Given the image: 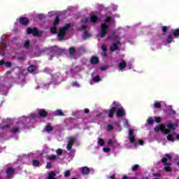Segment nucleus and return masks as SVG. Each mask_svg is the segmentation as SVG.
Instances as JSON below:
<instances>
[{
    "mask_svg": "<svg viewBox=\"0 0 179 179\" xmlns=\"http://www.w3.org/2000/svg\"><path fill=\"white\" fill-rule=\"evenodd\" d=\"M20 129V127L19 126L15 127L12 130L11 132L13 134H17L19 132V130Z\"/></svg>",
    "mask_w": 179,
    "mask_h": 179,
    "instance_id": "cd10ccee",
    "label": "nucleus"
},
{
    "mask_svg": "<svg viewBox=\"0 0 179 179\" xmlns=\"http://www.w3.org/2000/svg\"><path fill=\"white\" fill-rule=\"evenodd\" d=\"M19 23L23 26H27L30 23V20L26 17H21L19 18Z\"/></svg>",
    "mask_w": 179,
    "mask_h": 179,
    "instance_id": "423d86ee",
    "label": "nucleus"
},
{
    "mask_svg": "<svg viewBox=\"0 0 179 179\" xmlns=\"http://www.w3.org/2000/svg\"><path fill=\"white\" fill-rule=\"evenodd\" d=\"M39 117L41 118H47L48 117V112L45 109H40L38 111Z\"/></svg>",
    "mask_w": 179,
    "mask_h": 179,
    "instance_id": "0eeeda50",
    "label": "nucleus"
},
{
    "mask_svg": "<svg viewBox=\"0 0 179 179\" xmlns=\"http://www.w3.org/2000/svg\"><path fill=\"white\" fill-rule=\"evenodd\" d=\"M167 140L171 142H175L174 138H173V136L171 134L167 136Z\"/></svg>",
    "mask_w": 179,
    "mask_h": 179,
    "instance_id": "58836bf2",
    "label": "nucleus"
},
{
    "mask_svg": "<svg viewBox=\"0 0 179 179\" xmlns=\"http://www.w3.org/2000/svg\"><path fill=\"white\" fill-rule=\"evenodd\" d=\"M81 171L84 176H87V174H89V173H90V169L87 166H84V167H83Z\"/></svg>",
    "mask_w": 179,
    "mask_h": 179,
    "instance_id": "2eb2a0df",
    "label": "nucleus"
},
{
    "mask_svg": "<svg viewBox=\"0 0 179 179\" xmlns=\"http://www.w3.org/2000/svg\"><path fill=\"white\" fill-rule=\"evenodd\" d=\"M3 65H5V60L1 59L0 60V66H2Z\"/></svg>",
    "mask_w": 179,
    "mask_h": 179,
    "instance_id": "680f3d73",
    "label": "nucleus"
},
{
    "mask_svg": "<svg viewBox=\"0 0 179 179\" xmlns=\"http://www.w3.org/2000/svg\"><path fill=\"white\" fill-rule=\"evenodd\" d=\"M154 107L155 108H162V104L160 103H159V102H155L154 103Z\"/></svg>",
    "mask_w": 179,
    "mask_h": 179,
    "instance_id": "ea45409f",
    "label": "nucleus"
},
{
    "mask_svg": "<svg viewBox=\"0 0 179 179\" xmlns=\"http://www.w3.org/2000/svg\"><path fill=\"white\" fill-rule=\"evenodd\" d=\"M27 34H32L34 36H37V37H41V34H40V31H38V29L36 27H28L27 29Z\"/></svg>",
    "mask_w": 179,
    "mask_h": 179,
    "instance_id": "7ed1b4c3",
    "label": "nucleus"
},
{
    "mask_svg": "<svg viewBox=\"0 0 179 179\" xmlns=\"http://www.w3.org/2000/svg\"><path fill=\"white\" fill-rule=\"evenodd\" d=\"M1 50H3V51H5L6 50V42L3 41V40L1 39Z\"/></svg>",
    "mask_w": 179,
    "mask_h": 179,
    "instance_id": "bb28decb",
    "label": "nucleus"
},
{
    "mask_svg": "<svg viewBox=\"0 0 179 179\" xmlns=\"http://www.w3.org/2000/svg\"><path fill=\"white\" fill-rule=\"evenodd\" d=\"M173 41H174V38H173V35H171V34L168 35L167 38H166V42L168 43V44H170V43H173Z\"/></svg>",
    "mask_w": 179,
    "mask_h": 179,
    "instance_id": "f3484780",
    "label": "nucleus"
},
{
    "mask_svg": "<svg viewBox=\"0 0 179 179\" xmlns=\"http://www.w3.org/2000/svg\"><path fill=\"white\" fill-rule=\"evenodd\" d=\"M48 159L50 162H54V160H57V156H55V155H52L49 156Z\"/></svg>",
    "mask_w": 179,
    "mask_h": 179,
    "instance_id": "473e14b6",
    "label": "nucleus"
},
{
    "mask_svg": "<svg viewBox=\"0 0 179 179\" xmlns=\"http://www.w3.org/2000/svg\"><path fill=\"white\" fill-rule=\"evenodd\" d=\"M107 30H108V25L106 24H102L100 31L101 38H104L106 37V34H107Z\"/></svg>",
    "mask_w": 179,
    "mask_h": 179,
    "instance_id": "20e7f679",
    "label": "nucleus"
},
{
    "mask_svg": "<svg viewBox=\"0 0 179 179\" xmlns=\"http://www.w3.org/2000/svg\"><path fill=\"white\" fill-rule=\"evenodd\" d=\"M162 31H163V33H166L167 31V27L163 26L162 27Z\"/></svg>",
    "mask_w": 179,
    "mask_h": 179,
    "instance_id": "4d7b16f0",
    "label": "nucleus"
},
{
    "mask_svg": "<svg viewBox=\"0 0 179 179\" xmlns=\"http://www.w3.org/2000/svg\"><path fill=\"white\" fill-rule=\"evenodd\" d=\"M90 62L92 65H97L98 64H100V59L96 56H92Z\"/></svg>",
    "mask_w": 179,
    "mask_h": 179,
    "instance_id": "6e6552de",
    "label": "nucleus"
},
{
    "mask_svg": "<svg viewBox=\"0 0 179 179\" xmlns=\"http://www.w3.org/2000/svg\"><path fill=\"white\" fill-rule=\"evenodd\" d=\"M31 117H32V118H33L34 120H36V118H37V114L34 113V114L31 115Z\"/></svg>",
    "mask_w": 179,
    "mask_h": 179,
    "instance_id": "69168bd1",
    "label": "nucleus"
},
{
    "mask_svg": "<svg viewBox=\"0 0 179 179\" xmlns=\"http://www.w3.org/2000/svg\"><path fill=\"white\" fill-rule=\"evenodd\" d=\"M84 40H87L90 37H92V34H88L87 31H85L83 34Z\"/></svg>",
    "mask_w": 179,
    "mask_h": 179,
    "instance_id": "5701e85b",
    "label": "nucleus"
},
{
    "mask_svg": "<svg viewBox=\"0 0 179 179\" xmlns=\"http://www.w3.org/2000/svg\"><path fill=\"white\" fill-rule=\"evenodd\" d=\"M32 165L34 166V167H38V166H40V162L37 159H34L32 161Z\"/></svg>",
    "mask_w": 179,
    "mask_h": 179,
    "instance_id": "a878e982",
    "label": "nucleus"
},
{
    "mask_svg": "<svg viewBox=\"0 0 179 179\" xmlns=\"http://www.w3.org/2000/svg\"><path fill=\"white\" fill-rule=\"evenodd\" d=\"M147 122H148V124H149L150 125H153V124H155V120H153L152 119V117H150V118L148 119Z\"/></svg>",
    "mask_w": 179,
    "mask_h": 179,
    "instance_id": "4c0bfd02",
    "label": "nucleus"
},
{
    "mask_svg": "<svg viewBox=\"0 0 179 179\" xmlns=\"http://www.w3.org/2000/svg\"><path fill=\"white\" fill-rule=\"evenodd\" d=\"M165 157L167 159V160H171L173 159V157L169 154H166Z\"/></svg>",
    "mask_w": 179,
    "mask_h": 179,
    "instance_id": "864d4df0",
    "label": "nucleus"
},
{
    "mask_svg": "<svg viewBox=\"0 0 179 179\" xmlns=\"http://www.w3.org/2000/svg\"><path fill=\"white\" fill-rule=\"evenodd\" d=\"M111 22V17H106L104 20L105 23H110Z\"/></svg>",
    "mask_w": 179,
    "mask_h": 179,
    "instance_id": "de8ad7c7",
    "label": "nucleus"
},
{
    "mask_svg": "<svg viewBox=\"0 0 179 179\" xmlns=\"http://www.w3.org/2000/svg\"><path fill=\"white\" fill-rule=\"evenodd\" d=\"M71 176V171L69 170H67L64 173V177H69Z\"/></svg>",
    "mask_w": 179,
    "mask_h": 179,
    "instance_id": "8fccbe9b",
    "label": "nucleus"
},
{
    "mask_svg": "<svg viewBox=\"0 0 179 179\" xmlns=\"http://www.w3.org/2000/svg\"><path fill=\"white\" fill-rule=\"evenodd\" d=\"M124 127H126V128H129V122L128 120H125L123 124Z\"/></svg>",
    "mask_w": 179,
    "mask_h": 179,
    "instance_id": "a18cd8bd",
    "label": "nucleus"
},
{
    "mask_svg": "<svg viewBox=\"0 0 179 179\" xmlns=\"http://www.w3.org/2000/svg\"><path fill=\"white\" fill-rule=\"evenodd\" d=\"M10 126H9V124H6V125H3L2 127V129L3 131H4L5 129H6V128H9Z\"/></svg>",
    "mask_w": 179,
    "mask_h": 179,
    "instance_id": "13d9d810",
    "label": "nucleus"
},
{
    "mask_svg": "<svg viewBox=\"0 0 179 179\" xmlns=\"http://www.w3.org/2000/svg\"><path fill=\"white\" fill-rule=\"evenodd\" d=\"M138 169H139V165L135 164L134 166H132L131 170L132 171H138Z\"/></svg>",
    "mask_w": 179,
    "mask_h": 179,
    "instance_id": "e433bc0d",
    "label": "nucleus"
},
{
    "mask_svg": "<svg viewBox=\"0 0 179 179\" xmlns=\"http://www.w3.org/2000/svg\"><path fill=\"white\" fill-rule=\"evenodd\" d=\"M138 145H143V140H138Z\"/></svg>",
    "mask_w": 179,
    "mask_h": 179,
    "instance_id": "774afa93",
    "label": "nucleus"
},
{
    "mask_svg": "<svg viewBox=\"0 0 179 179\" xmlns=\"http://www.w3.org/2000/svg\"><path fill=\"white\" fill-rule=\"evenodd\" d=\"M177 127H178V124L168 123L167 129H169L170 131H176V128H177Z\"/></svg>",
    "mask_w": 179,
    "mask_h": 179,
    "instance_id": "9d476101",
    "label": "nucleus"
},
{
    "mask_svg": "<svg viewBox=\"0 0 179 179\" xmlns=\"http://www.w3.org/2000/svg\"><path fill=\"white\" fill-rule=\"evenodd\" d=\"M109 40H113V41H115L118 38V35H115L113 34L112 36H110L108 37Z\"/></svg>",
    "mask_w": 179,
    "mask_h": 179,
    "instance_id": "b1692460",
    "label": "nucleus"
},
{
    "mask_svg": "<svg viewBox=\"0 0 179 179\" xmlns=\"http://www.w3.org/2000/svg\"><path fill=\"white\" fill-rule=\"evenodd\" d=\"M118 44H121V41H117L116 43L112 44V45L110 47V50L112 52H113V51H116V50H118Z\"/></svg>",
    "mask_w": 179,
    "mask_h": 179,
    "instance_id": "1a4fd4ad",
    "label": "nucleus"
},
{
    "mask_svg": "<svg viewBox=\"0 0 179 179\" xmlns=\"http://www.w3.org/2000/svg\"><path fill=\"white\" fill-rule=\"evenodd\" d=\"M4 65L6 68H10V66H12V63H10V62H4Z\"/></svg>",
    "mask_w": 179,
    "mask_h": 179,
    "instance_id": "37998d69",
    "label": "nucleus"
},
{
    "mask_svg": "<svg viewBox=\"0 0 179 179\" xmlns=\"http://www.w3.org/2000/svg\"><path fill=\"white\" fill-rule=\"evenodd\" d=\"M75 141L76 139L73 137L69 138V141L66 148L67 150H71L72 149V147L73 146V143H75Z\"/></svg>",
    "mask_w": 179,
    "mask_h": 179,
    "instance_id": "39448f33",
    "label": "nucleus"
},
{
    "mask_svg": "<svg viewBox=\"0 0 179 179\" xmlns=\"http://www.w3.org/2000/svg\"><path fill=\"white\" fill-rule=\"evenodd\" d=\"M107 129H108V131H113V129H114V127L111 124H108Z\"/></svg>",
    "mask_w": 179,
    "mask_h": 179,
    "instance_id": "603ef678",
    "label": "nucleus"
},
{
    "mask_svg": "<svg viewBox=\"0 0 179 179\" xmlns=\"http://www.w3.org/2000/svg\"><path fill=\"white\" fill-rule=\"evenodd\" d=\"M52 166V165L51 164V163H48L47 165H46V169H51Z\"/></svg>",
    "mask_w": 179,
    "mask_h": 179,
    "instance_id": "e2e57ef3",
    "label": "nucleus"
},
{
    "mask_svg": "<svg viewBox=\"0 0 179 179\" xmlns=\"http://www.w3.org/2000/svg\"><path fill=\"white\" fill-rule=\"evenodd\" d=\"M18 59L19 61H25L26 58H24V57H18Z\"/></svg>",
    "mask_w": 179,
    "mask_h": 179,
    "instance_id": "052dcab7",
    "label": "nucleus"
},
{
    "mask_svg": "<svg viewBox=\"0 0 179 179\" xmlns=\"http://www.w3.org/2000/svg\"><path fill=\"white\" fill-rule=\"evenodd\" d=\"M29 47H30V41L27 40V41L24 42V48H25L26 50H27L29 48Z\"/></svg>",
    "mask_w": 179,
    "mask_h": 179,
    "instance_id": "c756f323",
    "label": "nucleus"
},
{
    "mask_svg": "<svg viewBox=\"0 0 179 179\" xmlns=\"http://www.w3.org/2000/svg\"><path fill=\"white\" fill-rule=\"evenodd\" d=\"M53 129L54 128L51 125H47L45 127V131H47V132H51V131H53Z\"/></svg>",
    "mask_w": 179,
    "mask_h": 179,
    "instance_id": "2f4dec72",
    "label": "nucleus"
},
{
    "mask_svg": "<svg viewBox=\"0 0 179 179\" xmlns=\"http://www.w3.org/2000/svg\"><path fill=\"white\" fill-rule=\"evenodd\" d=\"M72 86H73V87H79L80 85L77 82H74L72 83Z\"/></svg>",
    "mask_w": 179,
    "mask_h": 179,
    "instance_id": "5fc2aeb1",
    "label": "nucleus"
},
{
    "mask_svg": "<svg viewBox=\"0 0 179 179\" xmlns=\"http://www.w3.org/2000/svg\"><path fill=\"white\" fill-rule=\"evenodd\" d=\"M171 165H165L164 170L166 173H170L171 171V168L170 167Z\"/></svg>",
    "mask_w": 179,
    "mask_h": 179,
    "instance_id": "c9c22d12",
    "label": "nucleus"
},
{
    "mask_svg": "<svg viewBox=\"0 0 179 179\" xmlns=\"http://www.w3.org/2000/svg\"><path fill=\"white\" fill-rule=\"evenodd\" d=\"M117 110V107L113 106V107L109 110L108 117L109 118H113L114 117V114H115V111Z\"/></svg>",
    "mask_w": 179,
    "mask_h": 179,
    "instance_id": "9b49d317",
    "label": "nucleus"
},
{
    "mask_svg": "<svg viewBox=\"0 0 179 179\" xmlns=\"http://www.w3.org/2000/svg\"><path fill=\"white\" fill-rule=\"evenodd\" d=\"M37 69V66L36 65H31L27 68V71L29 73H34Z\"/></svg>",
    "mask_w": 179,
    "mask_h": 179,
    "instance_id": "f8f14e48",
    "label": "nucleus"
},
{
    "mask_svg": "<svg viewBox=\"0 0 179 179\" xmlns=\"http://www.w3.org/2000/svg\"><path fill=\"white\" fill-rule=\"evenodd\" d=\"M153 177H155L156 178H162V173H154Z\"/></svg>",
    "mask_w": 179,
    "mask_h": 179,
    "instance_id": "a19ab883",
    "label": "nucleus"
},
{
    "mask_svg": "<svg viewBox=\"0 0 179 179\" xmlns=\"http://www.w3.org/2000/svg\"><path fill=\"white\" fill-rule=\"evenodd\" d=\"M101 48L102 51H103V52H107V45H106V44H103L101 46Z\"/></svg>",
    "mask_w": 179,
    "mask_h": 179,
    "instance_id": "79ce46f5",
    "label": "nucleus"
},
{
    "mask_svg": "<svg viewBox=\"0 0 179 179\" xmlns=\"http://www.w3.org/2000/svg\"><path fill=\"white\" fill-rule=\"evenodd\" d=\"M109 178H110V179H116V178H115V174H113L112 176H110L109 177Z\"/></svg>",
    "mask_w": 179,
    "mask_h": 179,
    "instance_id": "338daca9",
    "label": "nucleus"
},
{
    "mask_svg": "<svg viewBox=\"0 0 179 179\" xmlns=\"http://www.w3.org/2000/svg\"><path fill=\"white\" fill-rule=\"evenodd\" d=\"M129 139L130 141V143H135V142H136V138L135 136H130L129 137Z\"/></svg>",
    "mask_w": 179,
    "mask_h": 179,
    "instance_id": "c85d7f7f",
    "label": "nucleus"
},
{
    "mask_svg": "<svg viewBox=\"0 0 179 179\" xmlns=\"http://www.w3.org/2000/svg\"><path fill=\"white\" fill-rule=\"evenodd\" d=\"M6 173L8 176H12V174L15 173V169H13L12 167L8 168L6 171Z\"/></svg>",
    "mask_w": 179,
    "mask_h": 179,
    "instance_id": "dca6fc26",
    "label": "nucleus"
},
{
    "mask_svg": "<svg viewBox=\"0 0 179 179\" xmlns=\"http://www.w3.org/2000/svg\"><path fill=\"white\" fill-rule=\"evenodd\" d=\"M125 68H127V62L123 60L119 64V69L120 71H122Z\"/></svg>",
    "mask_w": 179,
    "mask_h": 179,
    "instance_id": "4468645a",
    "label": "nucleus"
},
{
    "mask_svg": "<svg viewBox=\"0 0 179 179\" xmlns=\"http://www.w3.org/2000/svg\"><path fill=\"white\" fill-rule=\"evenodd\" d=\"M112 106H114L116 107V108H117L116 111V117L118 118H122V117L125 115V110H124V107H122L119 102L114 101Z\"/></svg>",
    "mask_w": 179,
    "mask_h": 179,
    "instance_id": "f03ea898",
    "label": "nucleus"
},
{
    "mask_svg": "<svg viewBox=\"0 0 179 179\" xmlns=\"http://www.w3.org/2000/svg\"><path fill=\"white\" fill-rule=\"evenodd\" d=\"M69 52L70 55H73L75 52H76V48H75V47H70L69 49Z\"/></svg>",
    "mask_w": 179,
    "mask_h": 179,
    "instance_id": "412c9836",
    "label": "nucleus"
},
{
    "mask_svg": "<svg viewBox=\"0 0 179 179\" xmlns=\"http://www.w3.org/2000/svg\"><path fill=\"white\" fill-rule=\"evenodd\" d=\"M111 149L108 148H103V152H105L106 153H108V152H110Z\"/></svg>",
    "mask_w": 179,
    "mask_h": 179,
    "instance_id": "6e6d98bb",
    "label": "nucleus"
},
{
    "mask_svg": "<svg viewBox=\"0 0 179 179\" xmlns=\"http://www.w3.org/2000/svg\"><path fill=\"white\" fill-rule=\"evenodd\" d=\"M159 131L164 132V134H170V130L166 128V125L160 124L159 126Z\"/></svg>",
    "mask_w": 179,
    "mask_h": 179,
    "instance_id": "ddd939ff",
    "label": "nucleus"
},
{
    "mask_svg": "<svg viewBox=\"0 0 179 179\" xmlns=\"http://www.w3.org/2000/svg\"><path fill=\"white\" fill-rule=\"evenodd\" d=\"M161 162L162 164H164V166H171V163L167 162V158L164 157L161 159Z\"/></svg>",
    "mask_w": 179,
    "mask_h": 179,
    "instance_id": "4be33fe9",
    "label": "nucleus"
},
{
    "mask_svg": "<svg viewBox=\"0 0 179 179\" xmlns=\"http://www.w3.org/2000/svg\"><path fill=\"white\" fill-rule=\"evenodd\" d=\"M55 115H57L59 117L64 116V112H62L61 110H57L54 112Z\"/></svg>",
    "mask_w": 179,
    "mask_h": 179,
    "instance_id": "aec40b11",
    "label": "nucleus"
},
{
    "mask_svg": "<svg viewBox=\"0 0 179 179\" xmlns=\"http://www.w3.org/2000/svg\"><path fill=\"white\" fill-rule=\"evenodd\" d=\"M155 122H157V124H160V122H162V117H155Z\"/></svg>",
    "mask_w": 179,
    "mask_h": 179,
    "instance_id": "49530a36",
    "label": "nucleus"
},
{
    "mask_svg": "<svg viewBox=\"0 0 179 179\" xmlns=\"http://www.w3.org/2000/svg\"><path fill=\"white\" fill-rule=\"evenodd\" d=\"M98 143L99 146H104V140L103 138H98Z\"/></svg>",
    "mask_w": 179,
    "mask_h": 179,
    "instance_id": "f704fd0d",
    "label": "nucleus"
},
{
    "mask_svg": "<svg viewBox=\"0 0 179 179\" xmlns=\"http://www.w3.org/2000/svg\"><path fill=\"white\" fill-rule=\"evenodd\" d=\"M101 80V78H100V76H96L93 78V81L95 83H97L98 82H100Z\"/></svg>",
    "mask_w": 179,
    "mask_h": 179,
    "instance_id": "7c9ffc66",
    "label": "nucleus"
},
{
    "mask_svg": "<svg viewBox=\"0 0 179 179\" xmlns=\"http://www.w3.org/2000/svg\"><path fill=\"white\" fill-rule=\"evenodd\" d=\"M172 34L173 37L178 38L179 37V29H176L172 30Z\"/></svg>",
    "mask_w": 179,
    "mask_h": 179,
    "instance_id": "a211bd4d",
    "label": "nucleus"
},
{
    "mask_svg": "<svg viewBox=\"0 0 179 179\" xmlns=\"http://www.w3.org/2000/svg\"><path fill=\"white\" fill-rule=\"evenodd\" d=\"M90 20L92 23H96V22H97V20H99V17H97V15H91L90 17Z\"/></svg>",
    "mask_w": 179,
    "mask_h": 179,
    "instance_id": "6ab92c4d",
    "label": "nucleus"
},
{
    "mask_svg": "<svg viewBox=\"0 0 179 179\" xmlns=\"http://www.w3.org/2000/svg\"><path fill=\"white\" fill-rule=\"evenodd\" d=\"M59 20H60V18L59 15L56 16L53 26H58L59 24Z\"/></svg>",
    "mask_w": 179,
    "mask_h": 179,
    "instance_id": "393cba45",
    "label": "nucleus"
},
{
    "mask_svg": "<svg viewBox=\"0 0 179 179\" xmlns=\"http://www.w3.org/2000/svg\"><path fill=\"white\" fill-rule=\"evenodd\" d=\"M154 131H155V132H159V131H160V127H156L154 129Z\"/></svg>",
    "mask_w": 179,
    "mask_h": 179,
    "instance_id": "0e129e2a",
    "label": "nucleus"
},
{
    "mask_svg": "<svg viewBox=\"0 0 179 179\" xmlns=\"http://www.w3.org/2000/svg\"><path fill=\"white\" fill-rule=\"evenodd\" d=\"M108 144L110 145H114V142H113V140L109 139L108 141Z\"/></svg>",
    "mask_w": 179,
    "mask_h": 179,
    "instance_id": "bf43d9fd",
    "label": "nucleus"
},
{
    "mask_svg": "<svg viewBox=\"0 0 179 179\" xmlns=\"http://www.w3.org/2000/svg\"><path fill=\"white\" fill-rule=\"evenodd\" d=\"M38 19L43 20V19H45V15H44V14H39L38 15Z\"/></svg>",
    "mask_w": 179,
    "mask_h": 179,
    "instance_id": "c03bdc74",
    "label": "nucleus"
},
{
    "mask_svg": "<svg viewBox=\"0 0 179 179\" xmlns=\"http://www.w3.org/2000/svg\"><path fill=\"white\" fill-rule=\"evenodd\" d=\"M57 155L59 156H61L62 155V150L61 148H59L56 150Z\"/></svg>",
    "mask_w": 179,
    "mask_h": 179,
    "instance_id": "09e8293b",
    "label": "nucleus"
},
{
    "mask_svg": "<svg viewBox=\"0 0 179 179\" xmlns=\"http://www.w3.org/2000/svg\"><path fill=\"white\" fill-rule=\"evenodd\" d=\"M134 129H129V134H128V135H129V136H134Z\"/></svg>",
    "mask_w": 179,
    "mask_h": 179,
    "instance_id": "3c124183",
    "label": "nucleus"
},
{
    "mask_svg": "<svg viewBox=\"0 0 179 179\" xmlns=\"http://www.w3.org/2000/svg\"><path fill=\"white\" fill-rule=\"evenodd\" d=\"M71 26H72L71 24L67 23L65 24V26L59 29L57 34L59 41H62V40H64V37H65V35L66 34V31H68V30L71 29Z\"/></svg>",
    "mask_w": 179,
    "mask_h": 179,
    "instance_id": "f257e3e1",
    "label": "nucleus"
},
{
    "mask_svg": "<svg viewBox=\"0 0 179 179\" xmlns=\"http://www.w3.org/2000/svg\"><path fill=\"white\" fill-rule=\"evenodd\" d=\"M50 31L52 33V34H57V26H54L53 27L50 28Z\"/></svg>",
    "mask_w": 179,
    "mask_h": 179,
    "instance_id": "72a5a7b5",
    "label": "nucleus"
}]
</instances>
